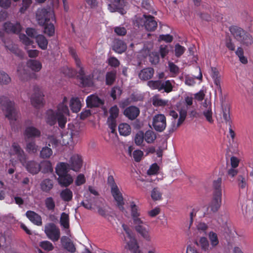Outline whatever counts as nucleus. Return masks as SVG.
<instances>
[{"label":"nucleus","instance_id":"f704fd0d","mask_svg":"<svg viewBox=\"0 0 253 253\" xmlns=\"http://www.w3.org/2000/svg\"><path fill=\"white\" fill-rule=\"evenodd\" d=\"M71 110L74 113L78 112L81 108V101L78 97H73L70 102Z\"/></svg>","mask_w":253,"mask_h":253},{"label":"nucleus","instance_id":"1a4fd4ad","mask_svg":"<svg viewBox=\"0 0 253 253\" xmlns=\"http://www.w3.org/2000/svg\"><path fill=\"white\" fill-rule=\"evenodd\" d=\"M34 93L31 98V102L33 106L39 108L44 105L43 94L38 86H34Z\"/></svg>","mask_w":253,"mask_h":253},{"label":"nucleus","instance_id":"c9c22d12","mask_svg":"<svg viewBox=\"0 0 253 253\" xmlns=\"http://www.w3.org/2000/svg\"><path fill=\"white\" fill-rule=\"evenodd\" d=\"M27 65L28 67L30 68L32 71L35 72H39L42 67V63L38 60L30 59L27 61Z\"/></svg>","mask_w":253,"mask_h":253},{"label":"nucleus","instance_id":"7c9ffc66","mask_svg":"<svg viewBox=\"0 0 253 253\" xmlns=\"http://www.w3.org/2000/svg\"><path fill=\"white\" fill-rule=\"evenodd\" d=\"M26 167L27 170L33 174H37L40 171V164L34 161L28 162Z\"/></svg>","mask_w":253,"mask_h":253},{"label":"nucleus","instance_id":"5701e85b","mask_svg":"<svg viewBox=\"0 0 253 253\" xmlns=\"http://www.w3.org/2000/svg\"><path fill=\"white\" fill-rule=\"evenodd\" d=\"M57 181L61 187H67L73 182V178L71 174L68 173L59 175Z\"/></svg>","mask_w":253,"mask_h":253},{"label":"nucleus","instance_id":"c03bdc74","mask_svg":"<svg viewBox=\"0 0 253 253\" xmlns=\"http://www.w3.org/2000/svg\"><path fill=\"white\" fill-rule=\"evenodd\" d=\"M145 140L148 143H152L156 139L157 136L155 133L152 130H147L144 134Z\"/></svg>","mask_w":253,"mask_h":253},{"label":"nucleus","instance_id":"e2e57ef3","mask_svg":"<svg viewBox=\"0 0 253 253\" xmlns=\"http://www.w3.org/2000/svg\"><path fill=\"white\" fill-rule=\"evenodd\" d=\"M132 156L136 162H139L143 156V152L141 150H136L133 151Z\"/></svg>","mask_w":253,"mask_h":253},{"label":"nucleus","instance_id":"79ce46f5","mask_svg":"<svg viewBox=\"0 0 253 253\" xmlns=\"http://www.w3.org/2000/svg\"><path fill=\"white\" fill-rule=\"evenodd\" d=\"M239 42L243 45L249 46L253 43V38L252 35L246 32Z\"/></svg>","mask_w":253,"mask_h":253},{"label":"nucleus","instance_id":"37998d69","mask_svg":"<svg viewBox=\"0 0 253 253\" xmlns=\"http://www.w3.org/2000/svg\"><path fill=\"white\" fill-rule=\"evenodd\" d=\"M209 242L212 248L216 247L219 244V240L216 233L211 231L208 235Z\"/></svg>","mask_w":253,"mask_h":253},{"label":"nucleus","instance_id":"393cba45","mask_svg":"<svg viewBox=\"0 0 253 253\" xmlns=\"http://www.w3.org/2000/svg\"><path fill=\"white\" fill-rule=\"evenodd\" d=\"M61 243L64 249L68 252L71 253H74L76 252L74 245L67 236H64L61 237Z\"/></svg>","mask_w":253,"mask_h":253},{"label":"nucleus","instance_id":"ddd939ff","mask_svg":"<svg viewBox=\"0 0 253 253\" xmlns=\"http://www.w3.org/2000/svg\"><path fill=\"white\" fill-rule=\"evenodd\" d=\"M111 193L114 200L116 202L117 205L119 210L121 211H123L125 210L124 207L125 202L122 193L120 191L118 186L112 188L111 189Z\"/></svg>","mask_w":253,"mask_h":253},{"label":"nucleus","instance_id":"6e6d98bb","mask_svg":"<svg viewBox=\"0 0 253 253\" xmlns=\"http://www.w3.org/2000/svg\"><path fill=\"white\" fill-rule=\"evenodd\" d=\"M119 109L116 105L111 107L109 110L110 116L108 118L116 119L118 117Z\"/></svg>","mask_w":253,"mask_h":253},{"label":"nucleus","instance_id":"de8ad7c7","mask_svg":"<svg viewBox=\"0 0 253 253\" xmlns=\"http://www.w3.org/2000/svg\"><path fill=\"white\" fill-rule=\"evenodd\" d=\"M52 149L47 146L42 148L40 152V157L42 159H48L52 155Z\"/></svg>","mask_w":253,"mask_h":253},{"label":"nucleus","instance_id":"13d9d810","mask_svg":"<svg viewBox=\"0 0 253 253\" xmlns=\"http://www.w3.org/2000/svg\"><path fill=\"white\" fill-rule=\"evenodd\" d=\"M107 124L111 130V133H115L116 132L117 123L116 119L109 118L107 119Z\"/></svg>","mask_w":253,"mask_h":253},{"label":"nucleus","instance_id":"473e14b6","mask_svg":"<svg viewBox=\"0 0 253 253\" xmlns=\"http://www.w3.org/2000/svg\"><path fill=\"white\" fill-rule=\"evenodd\" d=\"M117 71L115 70L107 72L105 76V84L107 85H112L116 81Z\"/></svg>","mask_w":253,"mask_h":253},{"label":"nucleus","instance_id":"6e6552de","mask_svg":"<svg viewBox=\"0 0 253 253\" xmlns=\"http://www.w3.org/2000/svg\"><path fill=\"white\" fill-rule=\"evenodd\" d=\"M44 232L47 237L53 242L57 241L60 238V230L53 223H49L45 226Z\"/></svg>","mask_w":253,"mask_h":253},{"label":"nucleus","instance_id":"a18cd8bd","mask_svg":"<svg viewBox=\"0 0 253 253\" xmlns=\"http://www.w3.org/2000/svg\"><path fill=\"white\" fill-rule=\"evenodd\" d=\"M46 208L49 211H53L55 208V203L53 198L51 197L46 198L44 200Z\"/></svg>","mask_w":253,"mask_h":253},{"label":"nucleus","instance_id":"bf43d9fd","mask_svg":"<svg viewBox=\"0 0 253 253\" xmlns=\"http://www.w3.org/2000/svg\"><path fill=\"white\" fill-rule=\"evenodd\" d=\"M57 113H62V114H67L69 113L68 107L67 104L64 103H60L57 107V110L56 111Z\"/></svg>","mask_w":253,"mask_h":253},{"label":"nucleus","instance_id":"69168bd1","mask_svg":"<svg viewBox=\"0 0 253 253\" xmlns=\"http://www.w3.org/2000/svg\"><path fill=\"white\" fill-rule=\"evenodd\" d=\"M19 39L20 41L26 46L32 45L34 43L33 41L27 37L25 34H20L19 35Z\"/></svg>","mask_w":253,"mask_h":253},{"label":"nucleus","instance_id":"b1692460","mask_svg":"<svg viewBox=\"0 0 253 253\" xmlns=\"http://www.w3.org/2000/svg\"><path fill=\"white\" fill-rule=\"evenodd\" d=\"M209 74L213 80L214 83L216 85L217 87L220 90H221L220 84L221 76L218 70L216 67H211Z\"/></svg>","mask_w":253,"mask_h":253},{"label":"nucleus","instance_id":"bb28decb","mask_svg":"<svg viewBox=\"0 0 253 253\" xmlns=\"http://www.w3.org/2000/svg\"><path fill=\"white\" fill-rule=\"evenodd\" d=\"M154 69L151 67L146 68L141 70L139 73V78L144 81L151 79L154 75Z\"/></svg>","mask_w":253,"mask_h":253},{"label":"nucleus","instance_id":"6ab92c4d","mask_svg":"<svg viewBox=\"0 0 253 253\" xmlns=\"http://www.w3.org/2000/svg\"><path fill=\"white\" fill-rule=\"evenodd\" d=\"M131 209V215L133 224L143 223V221L139 218L140 213L138 211V207L136 205L134 201L130 203Z\"/></svg>","mask_w":253,"mask_h":253},{"label":"nucleus","instance_id":"09e8293b","mask_svg":"<svg viewBox=\"0 0 253 253\" xmlns=\"http://www.w3.org/2000/svg\"><path fill=\"white\" fill-rule=\"evenodd\" d=\"M60 222L61 225L65 229L69 228V216L65 212H62L61 215Z\"/></svg>","mask_w":253,"mask_h":253},{"label":"nucleus","instance_id":"412c9836","mask_svg":"<svg viewBox=\"0 0 253 253\" xmlns=\"http://www.w3.org/2000/svg\"><path fill=\"white\" fill-rule=\"evenodd\" d=\"M26 217L35 225L41 226L42 225L41 216L34 211H28L26 212Z\"/></svg>","mask_w":253,"mask_h":253},{"label":"nucleus","instance_id":"20e7f679","mask_svg":"<svg viewBox=\"0 0 253 253\" xmlns=\"http://www.w3.org/2000/svg\"><path fill=\"white\" fill-rule=\"evenodd\" d=\"M0 105L4 107L6 112L5 116L7 118L10 123L12 121H16L18 118V112L15 107L14 103L10 101L7 97H0Z\"/></svg>","mask_w":253,"mask_h":253},{"label":"nucleus","instance_id":"f03ea898","mask_svg":"<svg viewBox=\"0 0 253 253\" xmlns=\"http://www.w3.org/2000/svg\"><path fill=\"white\" fill-rule=\"evenodd\" d=\"M46 123L50 126L55 125L58 122L60 127L63 128L67 123V118L62 113H57L52 109L46 111L45 117Z\"/></svg>","mask_w":253,"mask_h":253},{"label":"nucleus","instance_id":"4d7b16f0","mask_svg":"<svg viewBox=\"0 0 253 253\" xmlns=\"http://www.w3.org/2000/svg\"><path fill=\"white\" fill-rule=\"evenodd\" d=\"M187 116V110L182 109L179 111V118L178 120L177 126H179L184 121Z\"/></svg>","mask_w":253,"mask_h":253},{"label":"nucleus","instance_id":"2f4dec72","mask_svg":"<svg viewBox=\"0 0 253 253\" xmlns=\"http://www.w3.org/2000/svg\"><path fill=\"white\" fill-rule=\"evenodd\" d=\"M12 148L15 154L17 156L18 158L21 162L25 160L26 157L24 152L18 143L16 142L13 143Z\"/></svg>","mask_w":253,"mask_h":253},{"label":"nucleus","instance_id":"39448f33","mask_svg":"<svg viewBox=\"0 0 253 253\" xmlns=\"http://www.w3.org/2000/svg\"><path fill=\"white\" fill-rule=\"evenodd\" d=\"M136 23L138 27H144L146 30L154 31L157 28V22L154 16L144 13L142 17L137 18Z\"/></svg>","mask_w":253,"mask_h":253},{"label":"nucleus","instance_id":"72a5a7b5","mask_svg":"<svg viewBox=\"0 0 253 253\" xmlns=\"http://www.w3.org/2000/svg\"><path fill=\"white\" fill-rule=\"evenodd\" d=\"M152 2L151 0H143L141 2L142 8L146 11L145 13H151L152 14H156V11L153 8Z\"/></svg>","mask_w":253,"mask_h":253},{"label":"nucleus","instance_id":"e433bc0d","mask_svg":"<svg viewBox=\"0 0 253 253\" xmlns=\"http://www.w3.org/2000/svg\"><path fill=\"white\" fill-rule=\"evenodd\" d=\"M60 196L63 201L68 202L73 198V192L70 189L66 188L61 191Z\"/></svg>","mask_w":253,"mask_h":253},{"label":"nucleus","instance_id":"58836bf2","mask_svg":"<svg viewBox=\"0 0 253 253\" xmlns=\"http://www.w3.org/2000/svg\"><path fill=\"white\" fill-rule=\"evenodd\" d=\"M41 186L43 191L48 192L53 188V181L50 179H45L42 181Z\"/></svg>","mask_w":253,"mask_h":253},{"label":"nucleus","instance_id":"f8f14e48","mask_svg":"<svg viewBox=\"0 0 253 253\" xmlns=\"http://www.w3.org/2000/svg\"><path fill=\"white\" fill-rule=\"evenodd\" d=\"M79 69L78 71V78L81 81V84L84 86H91L93 84V75H85V72L82 65L78 67Z\"/></svg>","mask_w":253,"mask_h":253},{"label":"nucleus","instance_id":"8fccbe9b","mask_svg":"<svg viewBox=\"0 0 253 253\" xmlns=\"http://www.w3.org/2000/svg\"><path fill=\"white\" fill-rule=\"evenodd\" d=\"M69 52L70 54L74 59L77 67H81V66L82 65V62L80 59L78 57L76 50L72 47H69Z\"/></svg>","mask_w":253,"mask_h":253},{"label":"nucleus","instance_id":"f3484780","mask_svg":"<svg viewBox=\"0 0 253 253\" xmlns=\"http://www.w3.org/2000/svg\"><path fill=\"white\" fill-rule=\"evenodd\" d=\"M126 248L128 249L132 253H141L139 249V246L137 241L133 236L126 238Z\"/></svg>","mask_w":253,"mask_h":253},{"label":"nucleus","instance_id":"9b49d317","mask_svg":"<svg viewBox=\"0 0 253 253\" xmlns=\"http://www.w3.org/2000/svg\"><path fill=\"white\" fill-rule=\"evenodd\" d=\"M152 125L157 131H163L167 126L166 118L164 114H160L155 115L153 118Z\"/></svg>","mask_w":253,"mask_h":253},{"label":"nucleus","instance_id":"49530a36","mask_svg":"<svg viewBox=\"0 0 253 253\" xmlns=\"http://www.w3.org/2000/svg\"><path fill=\"white\" fill-rule=\"evenodd\" d=\"M168 100H163L155 96L152 98V104L155 107H164L167 105Z\"/></svg>","mask_w":253,"mask_h":253},{"label":"nucleus","instance_id":"a878e982","mask_svg":"<svg viewBox=\"0 0 253 253\" xmlns=\"http://www.w3.org/2000/svg\"><path fill=\"white\" fill-rule=\"evenodd\" d=\"M229 31L234 38L239 42L246 32L243 29L236 26H231Z\"/></svg>","mask_w":253,"mask_h":253},{"label":"nucleus","instance_id":"ea45409f","mask_svg":"<svg viewBox=\"0 0 253 253\" xmlns=\"http://www.w3.org/2000/svg\"><path fill=\"white\" fill-rule=\"evenodd\" d=\"M40 171L42 173H46L53 171L51 163L49 161H43L40 164Z\"/></svg>","mask_w":253,"mask_h":253},{"label":"nucleus","instance_id":"cd10ccee","mask_svg":"<svg viewBox=\"0 0 253 253\" xmlns=\"http://www.w3.org/2000/svg\"><path fill=\"white\" fill-rule=\"evenodd\" d=\"M70 165L66 163L60 162L56 165L55 172L57 175H64L68 173Z\"/></svg>","mask_w":253,"mask_h":253},{"label":"nucleus","instance_id":"423d86ee","mask_svg":"<svg viewBox=\"0 0 253 253\" xmlns=\"http://www.w3.org/2000/svg\"><path fill=\"white\" fill-rule=\"evenodd\" d=\"M148 85L152 89L164 90L167 93L171 92L173 89V86L169 80L165 82L161 80H151L148 82Z\"/></svg>","mask_w":253,"mask_h":253},{"label":"nucleus","instance_id":"4be33fe9","mask_svg":"<svg viewBox=\"0 0 253 253\" xmlns=\"http://www.w3.org/2000/svg\"><path fill=\"white\" fill-rule=\"evenodd\" d=\"M144 222L143 223L134 224L135 225V229L141 236L147 241H150L151 239L148 229L144 226Z\"/></svg>","mask_w":253,"mask_h":253},{"label":"nucleus","instance_id":"603ef678","mask_svg":"<svg viewBox=\"0 0 253 253\" xmlns=\"http://www.w3.org/2000/svg\"><path fill=\"white\" fill-rule=\"evenodd\" d=\"M213 112L211 108V102L207 104V121L209 122L210 124H212L214 120L212 118Z\"/></svg>","mask_w":253,"mask_h":253},{"label":"nucleus","instance_id":"c85d7f7f","mask_svg":"<svg viewBox=\"0 0 253 253\" xmlns=\"http://www.w3.org/2000/svg\"><path fill=\"white\" fill-rule=\"evenodd\" d=\"M41 131L34 126H28L25 129L24 134L28 138L39 137Z\"/></svg>","mask_w":253,"mask_h":253},{"label":"nucleus","instance_id":"9d476101","mask_svg":"<svg viewBox=\"0 0 253 253\" xmlns=\"http://www.w3.org/2000/svg\"><path fill=\"white\" fill-rule=\"evenodd\" d=\"M108 2V9L111 12L118 11L123 14L124 7L127 4L126 0H106Z\"/></svg>","mask_w":253,"mask_h":253},{"label":"nucleus","instance_id":"680f3d73","mask_svg":"<svg viewBox=\"0 0 253 253\" xmlns=\"http://www.w3.org/2000/svg\"><path fill=\"white\" fill-rule=\"evenodd\" d=\"M149 61L154 65L157 64L160 61L159 55L157 52H152L149 55Z\"/></svg>","mask_w":253,"mask_h":253},{"label":"nucleus","instance_id":"0e129e2a","mask_svg":"<svg viewBox=\"0 0 253 253\" xmlns=\"http://www.w3.org/2000/svg\"><path fill=\"white\" fill-rule=\"evenodd\" d=\"M159 167L156 163L153 164L147 171L148 175H155L158 172Z\"/></svg>","mask_w":253,"mask_h":253},{"label":"nucleus","instance_id":"aec40b11","mask_svg":"<svg viewBox=\"0 0 253 253\" xmlns=\"http://www.w3.org/2000/svg\"><path fill=\"white\" fill-rule=\"evenodd\" d=\"M70 169L75 171L80 170L82 166V159L81 157L78 155L72 156L70 160Z\"/></svg>","mask_w":253,"mask_h":253},{"label":"nucleus","instance_id":"4468645a","mask_svg":"<svg viewBox=\"0 0 253 253\" xmlns=\"http://www.w3.org/2000/svg\"><path fill=\"white\" fill-rule=\"evenodd\" d=\"M224 186L222 183V178L218 177L212 181L211 186V191L212 195L222 196V190Z\"/></svg>","mask_w":253,"mask_h":253},{"label":"nucleus","instance_id":"2eb2a0df","mask_svg":"<svg viewBox=\"0 0 253 253\" xmlns=\"http://www.w3.org/2000/svg\"><path fill=\"white\" fill-rule=\"evenodd\" d=\"M3 27L4 31L7 33L18 34L22 30L21 26L18 22L13 24L10 22H6L4 23Z\"/></svg>","mask_w":253,"mask_h":253},{"label":"nucleus","instance_id":"7ed1b4c3","mask_svg":"<svg viewBox=\"0 0 253 253\" xmlns=\"http://www.w3.org/2000/svg\"><path fill=\"white\" fill-rule=\"evenodd\" d=\"M222 196L211 195L207 207V218H214L221 207Z\"/></svg>","mask_w":253,"mask_h":253},{"label":"nucleus","instance_id":"a211bd4d","mask_svg":"<svg viewBox=\"0 0 253 253\" xmlns=\"http://www.w3.org/2000/svg\"><path fill=\"white\" fill-rule=\"evenodd\" d=\"M139 114V108L134 106H130L126 108L124 112V115L130 120H135Z\"/></svg>","mask_w":253,"mask_h":253},{"label":"nucleus","instance_id":"f257e3e1","mask_svg":"<svg viewBox=\"0 0 253 253\" xmlns=\"http://www.w3.org/2000/svg\"><path fill=\"white\" fill-rule=\"evenodd\" d=\"M36 20L40 26L44 27V33L49 37L55 33L53 22H55L54 12L50 8H38L36 11Z\"/></svg>","mask_w":253,"mask_h":253},{"label":"nucleus","instance_id":"dca6fc26","mask_svg":"<svg viewBox=\"0 0 253 253\" xmlns=\"http://www.w3.org/2000/svg\"><path fill=\"white\" fill-rule=\"evenodd\" d=\"M86 103L87 107H98L104 104V101L97 95L92 94L87 97Z\"/></svg>","mask_w":253,"mask_h":253},{"label":"nucleus","instance_id":"c756f323","mask_svg":"<svg viewBox=\"0 0 253 253\" xmlns=\"http://www.w3.org/2000/svg\"><path fill=\"white\" fill-rule=\"evenodd\" d=\"M126 49L125 42L120 40H115L114 42L113 49L118 53L124 52Z\"/></svg>","mask_w":253,"mask_h":253},{"label":"nucleus","instance_id":"4c0bfd02","mask_svg":"<svg viewBox=\"0 0 253 253\" xmlns=\"http://www.w3.org/2000/svg\"><path fill=\"white\" fill-rule=\"evenodd\" d=\"M119 132L121 135L126 136L131 132V128L129 125L126 123H122L119 125Z\"/></svg>","mask_w":253,"mask_h":253},{"label":"nucleus","instance_id":"3c124183","mask_svg":"<svg viewBox=\"0 0 253 253\" xmlns=\"http://www.w3.org/2000/svg\"><path fill=\"white\" fill-rule=\"evenodd\" d=\"M151 196L154 201L161 200L162 198V193L158 187H155L152 189Z\"/></svg>","mask_w":253,"mask_h":253},{"label":"nucleus","instance_id":"0eeeda50","mask_svg":"<svg viewBox=\"0 0 253 253\" xmlns=\"http://www.w3.org/2000/svg\"><path fill=\"white\" fill-rule=\"evenodd\" d=\"M221 122H224L227 125L231 126L232 121L230 116V105L223 97L221 99Z\"/></svg>","mask_w":253,"mask_h":253},{"label":"nucleus","instance_id":"a19ab883","mask_svg":"<svg viewBox=\"0 0 253 253\" xmlns=\"http://www.w3.org/2000/svg\"><path fill=\"white\" fill-rule=\"evenodd\" d=\"M36 39L39 46L41 49L45 50L47 48L48 41L44 36L39 35Z\"/></svg>","mask_w":253,"mask_h":253},{"label":"nucleus","instance_id":"864d4df0","mask_svg":"<svg viewBox=\"0 0 253 253\" xmlns=\"http://www.w3.org/2000/svg\"><path fill=\"white\" fill-rule=\"evenodd\" d=\"M40 247L46 251H51L53 250L54 246L51 243L48 241H43L40 243Z\"/></svg>","mask_w":253,"mask_h":253},{"label":"nucleus","instance_id":"338daca9","mask_svg":"<svg viewBox=\"0 0 253 253\" xmlns=\"http://www.w3.org/2000/svg\"><path fill=\"white\" fill-rule=\"evenodd\" d=\"M49 142H48V146H51L52 148H56L60 144V141L58 140L56 138H55L53 136H51L48 138Z\"/></svg>","mask_w":253,"mask_h":253},{"label":"nucleus","instance_id":"774afa93","mask_svg":"<svg viewBox=\"0 0 253 253\" xmlns=\"http://www.w3.org/2000/svg\"><path fill=\"white\" fill-rule=\"evenodd\" d=\"M144 139V133L140 131L137 133L134 139L135 144L138 146L141 145L143 142Z\"/></svg>","mask_w":253,"mask_h":253},{"label":"nucleus","instance_id":"5fc2aeb1","mask_svg":"<svg viewBox=\"0 0 253 253\" xmlns=\"http://www.w3.org/2000/svg\"><path fill=\"white\" fill-rule=\"evenodd\" d=\"M11 82V78L9 75L4 71H0V83L7 84Z\"/></svg>","mask_w":253,"mask_h":253},{"label":"nucleus","instance_id":"052dcab7","mask_svg":"<svg viewBox=\"0 0 253 253\" xmlns=\"http://www.w3.org/2000/svg\"><path fill=\"white\" fill-rule=\"evenodd\" d=\"M185 48L180 45L179 43H177L175 45V55L177 57H180L185 52Z\"/></svg>","mask_w":253,"mask_h":253}]
</instances>
